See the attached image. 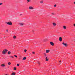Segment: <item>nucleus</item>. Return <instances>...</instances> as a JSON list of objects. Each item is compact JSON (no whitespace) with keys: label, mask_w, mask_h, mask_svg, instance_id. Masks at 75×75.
I'll use <instances>...</instances> for the list:
<instances>
[{"label":"nucleus","mask_w":75,"mask_h":75,"mask_svg":"<svg viewBox=\"0 0 75 75\" xmlns=\"http://www.w3.org/2000/svg\"><path fill=\"white\" fill-rule=\"evenodd\" d=\"M8 51V50H7L5 49L3 50L2 52V53L3 54H5Z\"/></svg>","instance_id":"1"},{"label":"nucleus","mask_w":75,"mask_h":75,"mask_svg":"<svg viewBox=\"0 0 75 75\" xmlns=\"http://www.w3.org/2000/svg\"><path fill=\"white\" fill-rule=\"evenodd\" d=\"M29 10H34V8L32 6H30L29 7Z\"/></svg>","instance_id":"2"},{"label":"nucleus","mask_w":75,"mask_h":75,"mask_svg":"<svg viewBox=\"0 0 75 75\" xmlns=\"http://www.w3.org/2000/svg\"><path fill=\"white\" fill-rule=\"evenodd\" d=\"M6 23L8 24V25H12V23H11V22H6Z\"/></svg>","instance_id":"3"},{"label":"nucleus","mask_w":75,"mask_h":75,"mask_svg":"<svg viewBox=\"0 0 75 75\" xmlns=\"http://www.w3.org/2000/svg\"><path fill=\"white\" fill-rule=\"evenodd\" d=\"M52 24L53 26H56L57 25V24L55 23H53Z\"/></svg>","instance_id":"4"},{"label":"nucleus","mask_w":75,"mask_h":75,"mask_svg":"<svg viewBox=\"0 0 75 75\" xmlns=\"http://www.w3.org/2000/svg\"><path fill=\"white\" fill-rule=\"evenodd\" d=\"M63 45H64L65 46V47H67V44L66 43H65L64 42L62 43Z\"/></svg>","instance_id":"5"},{"label":"nucleus","mask_w":75,"mask_h":75,"mask_svg":"<svg viewBox=\"0 0 75 75\" xmlns=\"http://www.w3.org/2000/svg\"><path fill=\"white\" fill-rule=\"evenodd\" d=\"M59 41L60 42H61V41H62V37H61L59 38Z\"/></svg>","instance_id":"6"},{"label":"nucleus","mask_w":75,"mask_h":75,"mask_svg":"<svg viewBox=\"0 0 75 75\" xmlns=\"http://www.w3.org/2000/svg\"><path fill=\"white\" fill-rule=\"evenodd\" d=\"M1 67H6V66H5V65H4V64H3L1 65Z\"/></svg>","instance_id":"7"},{"label":"nucleus","mask_w":75,"mask_h":75,"mask_svg":"<svg viewBox=\"0 0 75 75\" xmlns=\"http://www.w3.org/2000/svg\"><path fill=\"white\" fill-rule=\"evenodd\" d=\"M40 3L41 4H43V3H44V1L42 0L40 1Z\"/></svg>","instance_id":"8"},{"label":"nucleus","mask_w":75,"mask_h":75,"mask_svg":"<svg viewBox=\"0 0 75 75\" xmlns=\"http://www.w3.org/2000/svg\"><path fill=\"white\" fill-rule=\"evenodd\" d=\"M50 44L51 45H52V46H53L54 45V43H53V42H50Z\"/></svg>","instance_id":"9"},{"label":"nucleus","mask_w":75,"mask_h":75,"mask_svg":"<svg viewBox=\"0 0 75 75\" xmlns=\"http://www.w3.org/2000/svg\"><path fill=\"white\" fill-rule=\"evenodd\" d=\"M20 25H24L23 23H20L19 24Z\"/></svg>","instance_id":"10"},{"label":"nucleus","mask_w":75,"mask_h":75,"mask_svg":"<svg viewBox=\"0 0 75 75\" xmlns=\"http://www.w3.org/2000/svg\"><path fill=\"white\" fill-rule=\"evenodd\" d=\"M49 52H50V50H47L46 51V53H48Z\"/></svg>","instance_id":"11"},{"label":"nucleus","mask_w":75,"mask_h":75,"mask_svg":"<svg viewBox=\"0 0 75 75\" xmlns=\"http://www.w3.org/2000/svg\"><path fill=\"white\" fill-rule=\"evenodd\" d=\"M46 61H48V57H47L45 58Z\"/></svg>","instance_id":"12"},{"label":"nucleus","mask_w":75,"mask_h":75,"mask_svg":"<svg viewBox=\"0 0 75 75\" xmlns=\"http://www.w3.org/2000/svg\"><path fill=\"white\" fill-rule=\"evenodd\" d=\"M11 75H16V74L15 72H13L12 73Z\"/></svg>","instance_id":"13"},{"label":"nucleus","mask_w":75,"mask_h":75,"mask_svg":"<svg viewBox=\"0 0 75 75\" xmlns=\"http://www.w3.org/2000/svg\"><path fill=\"white\" fill-rule=\"evenodd\" d=\"M11 54V52L10 51H8V55H10Z\"/></svg>","instance_id":"14"},{"label":"nucleus","mask_w":75,"mask_h":75,"mask_svg":"<svg viewBox=\"0 0 75 75\" xmlns=\"http://www.w3.org/2000/svg\"><path fill=\"white\" fill-rule=\"evenodd\" d=\"M27 3H29L31 2V0H27Z\"/></svg>","instance_id":"15"},{"label":"nucleus","mask_w":75,"mask_h":75,"mask_svg":"<svg viewBox=\"0 0 75 75\" xmlns=\"http://www.w3.org/2000/svg\"><path fill=\"white\" fill-rule=\"evenodd\" d=\"M63 28H64V29H66V26H63Z\"/></svg>","instance_id":"16"},{"label":"nucleus","mask_w":75,"mask_h":75,"mask_svg":"<svg viewBox=\"0 0 75 75\" xmlns=\"http://www.w3.org/2000/svg\"><path fill=\"white\" fill-rule=\"evenodd\" d=\"M26 59V57H24L23 59V60H25V59Z\"/></svg>","instance_id":"17"},{"label":"nucleus","mask_w":75,"mask_h":75,"mask_svg":"<svg viewBox=\"0 0 75 75\" xmlns=\"http://www.w3.org/2000/svg\"><path fill=\"white\" fill-rule=\"evenodd\" d=\"M8 65H11V63L10 62H9L8 63Z\"/></svg>","instance_id":"18"},{"label":"nucleus","mask_w":75,"mask_h":75,"mask_svg":"<svg viewBox=\"0 0 75 75\" xmlns=\"http://www.w3.org/2000/svg\"><path fill=\"white\" fill-rule=\"evenodd\" d=\"M13 38L14 39H15V38H16V36H13Z\"/></svg>","instance_id":"19"},{"label":"nucleus","mask_w":75,"mask_h":75,"mask_svg":"<svg viewBox=\"0 0 75 75\" xmlns=\"http://www.w3.org/2000/svg\"><path fill=\"white\" fill-rule=\"evenodd\" d=\"M6 31L7 32V33H8V29H7L6 30Z\"/></svg>","instance_id":"20"},{"label":"nucleus","mask_w":75,"mask_h":75,"mask_svg":"<svg viewBox=\"0 0 75 75\" xmlns=\"http://www.w3.org/2000/svg\"><path fill=\"white\" fill-rule=\"evenodd\" d=\"M17 66H18H18H19L20 65V64H17Z\"/></svg>","instance_id":"21"},{"label":"nucleus","mask_w":75,"mask_h":75,"mask_svg":"<svg viewBox=\"0 0 75 75\" xmlns=\"http://www.w3.org/2000/svg\"><path fill=\"white\" fill-rule=\"evenodd\" d=\"M24 52H27V50H25Z\"/></svg>","instance_id":"22"},{"label":"nucleus","mask_w":75,"mask_h":75,"mask_svg":"<svg viewBox=\"0 0 75 75\" xmlns=\"http://www.w3.org/2000/svg\"><path fill=\"white\" fill-rule=\"evenodd\" d=\"M14 57H16V58H17V56L16 55H14Z\"/></svg>","instance_id":"23"},{"label":"nucleus","mask_w":75,"mask_h":75,"mask_svg":"<svg viewBox=\"0 0 75 75\" xmlns=\"http://www.w3.org/2000/svg\"><path fill=\"white\" fill-rule=\"evenodd\" d=\"M52 15H54L55 14H54V13H52Z\"/></svg>","instance_id":"24"},{"label":"nucleus","mask_w":75,"mask_h":75,"mask_svg":"<svg viewBox=\"0 0 75 75\" xmlns=\"http://www.w3.org/2000/svg\"><path fill=\"white\" fill-rule=\"evenodd\" d=\"M14 70H16V68L14 67Z\"/></svg>","instance_id":"25"},{"label":"nucleus","mask_w":75,"mask_h":75,"mask_svg":"<svg viewBox=\"0 0 75 75\" xmlns=\"http://www.w3.org/2000/svg\"><path fill=\"white\" fill-rule=\"evenodd\" d=\"M3 4V3H0V6H1V5H2Z\"/></svg>","instance_id":"26"},{"label":"nucleus","mask_w":75,"mask_h":75,"mask_svg":"<svg viewBox=\"0 0 75 75\" xmlns=\"http://www.w3.org/2000/svg\"><path fill=\"white\" fill-rule=\"evenodd\" d=\"M57 6V5H54V7H56Z\"/></svg>","instance_id":"27"},{"label":"nucleus","mask_w":75,"mask_h":75,"mask_svg":"<svg viewBox=\"0 0 75 75\" xmlns=\"http://www.w3.org/2000/svg\"><path fill=\"white\" fill-rule=\"evenodd\" d=\"M32 53H33V54H35V52H33Z\"/></svg>","instance_id":"28"},{"label":"nucleus","mask_w":75,"mask_h":75,"mask_svg":"<svg viewBox=\"0 0 75 75\" xmlns=\"http://www.w3.org/2000/svg\"><path fill=\"white\" fill-rule=\"evenodd\" d=\"M11 58H14V57L13 56H11Z\"/></svg>","instance_id":"29"},{"label":"nucleus","mask_w":75,"mask_h":75,"mask_svg":"<svg viewBox=\"0 0 75 75\" xmlns=\"http://www.w3.org/2000/svg\"><path fill=\"white\" fill-rule=\"evenodd\" d=\"M20 16H22V14H20Z\"/></svg>","instance_id":"30"},{"label":"nucleus","mask_w":75,"mask_h":75,"mask_svg":"<svg viewBox=\"0 0 75 75\" xmlns=\"http://www.w3.org/2000/svg\"><path fill=\"white\" fill-rule=\"evenodd\" d=\"M38 64H40V62H38Z\"/></svg>","instance_id":"31"},{"label":"nucleus","mask_w":75,"mask_h":75,"mask_svg":"<svg viewBox=\"0 0 75 75\" xmlns=\"http://www.w3.org/2000/svg\"><path fill=\"white\" fill-rule=\"evenodd\" d=\"M74 26L75 27V24H74Z\"/></svg>","instance_id":"32"},{"label":"nucleus","mask_w":75,"mask_h":75,"mask_svg":"<svg viewBox=\"0 0 75 75\" xmlns=\"http://www.w3.org/2000/svg\"><path fill=\"white\" fill-rule=\"evenodd\" d=\"M45 56H46V54H45Z\"/></svg>","instance_id":"33"},{"label":"nucleus","mask_w":75,"mask_h":75,"mask_svg":"<svg viewBox=\"0 0 75 75\" xmlns=\"http://www.w3.org/2000/svg\"><path fill=\"white\" fill-rule=\"evenodd\" d=\"M61 62V61H59V62Z\"/></svg>","instance_id":"34"},{"label":"nucleus","mask_w":75,"mask_h":75,"mask_svg":"<svg viewBox=\"0 0 75 75\" xmlns=\"http://www.w3.org/2000/svg\"><path fill=\"white\" fill-rule=\"evenodd\" d=\"M74 4H75V2H74Z\"/></svg>","instance_id":"35"},{"label":"nucleus","mask_w":75,"mask_h":75,"mask_svg":"<svg viewBox=\"0 0 75 75\" xmlns=\"http://www.w3.org/2000/svg\"><path fill=\"white\" fill-rule=\"evenodd\" d=\"M5 75H7V74H5Z\"/></svg>","instance_id":"36"},{"label":"nucleus","mask_w":75,"mask_h":75,"mask_svg":"<svg viewBox=\"0 0 75 75\" xmlns=\"http://www.w3.org/2000/svg\"><path fill=\"white\" fill-rule=\"evenodd\" d=\"M45 40H44V41H45Z\"/></svg>","instance_id":"37"}]
</instances>
